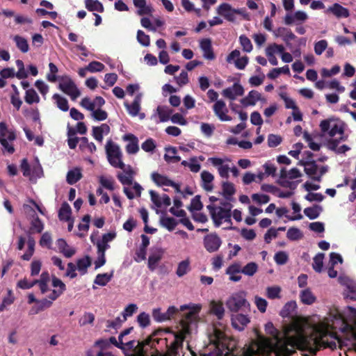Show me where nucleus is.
Here are the masks:
<instances>
[{
	"label": "nucleus",
	"mask_w": 356,
	"mask_h": 356,
	"mask_svg": "<svg viewBox=\"0 0 356 356\" xmlns=\"http://www.w3.org/2000/svg\"><path fill=\"white\" fill-rule=\"evenodd\" d=\"M267 334L274 337V342L258 335L245 345L236 356H289L298 349L304 356L314 355L318 350V339L314 337L312 326L302 318L296 317L279 332L271 322L265 325Z\"/></svg>",
	"instance_id": "1"
},
{
	"label": "nucleus",
	"mask_w": 356,
	"mask_h": 356,
	"mask_svg": "<svg viewBox=\"0 0 356 356\" xmlns=\"http://www.w3.org/2000/svg\"><path fill=\"white\" fill-rule=\"evenodd\" d=\"M348 323H352L356 327V309L352 307H346L343 312L338 310L331 312L327 318L312 326L314 336L318 339V348L325 347L334 349L339 346L343 347L341 339L333 331L334 330H344Z\"/></svg>",
	"instance_id": "2"
},
{
	"label": "nucleus",
	"mask_w": 356,
	"mask_h": 356,
	"mask_svg": "<svg viewBox=\"0 0 356 356\" xmlns=\"http://www.w3.org/2000/svg\"><path fill=\"white\" fill-rule=\"evenodd\" d=\"M200 305H183L179 309L175 306L168 307L165 312L168 320L171 319L179 311L189 309L186 316L180 321V328L177 332H172L174 340L168 346V353L170 356H177L179 350L182 348L183 341L188 337L196 333L199 321Z\"/></svg>",
	"instance_id": "3"
},
{
	"label": "nucleus",
	"mask_w": 356,
	"mask_h": 356,
	"mask_svg": "<svg viewBox=\"0 0 356 356\" xmlns=\"http://www.w3.org/2000/svg\"><path fill=\"white\" fill-rule=\"evenodd\" d=\"M320 128L323 136L329 137L327 141L328 149L337 154H343L350 149L346 145H339L346 140L343 124L341 121L333 119L324 120L320 123Z\"/></svg>",
	"instance_id": "4"
},
{
	"label": "nucleus",
	"mask_w": 356,
	"mask_h": 356,
	"mask_svg": "<svg viewBox=\"0 0 356 356\" xmlns=\"http://www.w3.org/2000/svg\"><path fill=\"white\" fill-rule=\"evenodd\" d=\"M132 330L133 327L125 329L119 335L118 340H117L115 337H112L109 339V341L112 344L120 349L127 350H134L136 353H138L143 350L145 346H149L153 347L156 343H159L160 339L156 338L157 333H154L143 341H136L134 339L129 340L128 341H124V337L129 335Z\"/></svg>",
	"instance_id": "5"
},
{
	"label": "nucleus",
	"mask_w": 356,
	"mask_h": 356,
	"mask_svg": "<svg viewBox=\"0 0 356 356\" xmlns=\"http://www.w3.org/2000/svg\"><path fill=\"white\" fill-rule=\"evenodd\" d=\"M232 204L226 201H221L219 205L211 204L207 206L211 217L216 227H220L223 222L228 225L227 228L232 229Z\"/></svg>",
	"instance_id": "6"
},
{
	"label": "nucleus",
	"mask_w": 356,
	"mask_h": 356,
	"mask_svg": "<svg viewBox=\"0 0 356 356\" xmlns=\"http://www.w3.org/2000/svg\"><path fill=\"white\" fill-rule=\"evenodd\" d=\"M15 139V131L13 129L9 128L4 122H0V143L4 152L10 154L14 153L13 143Z\"/></svg>",
	"instance_id": "7"
},
{
	"label": "nucleus",
	"mask_w": 356,
	"mask_h": 356,
	"mask_svg": "<svg viewBox=\"0 0 356 356\" xmlns=\"http://www.w3.org/2000/svg\"><path fill=\"white\" fill-rule=\"evenodd\" d=\"M105 149L108 161L113 167L116 168L122 165V154L120 147L116 143L111 140H108L106 142Z\"/></svg>",
	"instance_id": "8"
},
{
	"label": "nucleus",
	"mask_w": 356,
	"mask_h": 356,
	"mask_svg": "<svg viewBox=\"0 0 356 356\" xmlns=\"http://www.w3.org/2000/svg\"><path fill=\"white\" fill-rule=\"evenodd\" d=\"M21 169L23 175L29 177L31 181L35 180L43 176V170L38 159L31 165H29L27 160L24 159L22 161Z\"/></svg>",
	"instance_id": "9"
},
{
	"label": "nucleus",
	"mask_w": 356,
	"mask_h": 356,
	"mask_svg": "<svg viewBox=\"0 0 356 356\" xmlns=\"http://www.w3.org/2000/svg\"><path fill=\"white\" fill-rule=\"evenodd\" d=\"M225 305L227 309L233 312H237L243 307L250 306L245 298V293L243 291H238L232 293L227 299Z\"/></svg>",
	"instance_id": "10"
},
{
	"label": "nucleus",
	"mask_w": 356,
	"mask_h": 356,
	"mask_svg": "<svg viewBox=\"0 0 356 356\" xmlns=\"http://www.w3.org/2000/svg\"><path fill=\"white\" fill-rule=\"evenodd\" d=\"M209 340L217 350L214 353H209L208 356H221L226 346V337L224 332L217 327H213L212 333L209 334Z\"/></svg>",
	"instance_id": "11"
},
{
	"label": "nucleus",
	"mask_w": 356,
	"mask_h": 356,
	"mask_svg": "<svg viewBox=\"0 0 356 356\" xmlns=\"http://www.w3.org/2000/svg\"><path fill=\"white\" fill-rule=\"evenodd\" d=\"M207 163L216 168L220 177L228 179L232 165L231 159L229 157H209L207 159Z\"/></svg>",
	"instance_id": "12"
},
{
	"label": "nucleus",
	"mask_w": 356,
	"mask_h": 356,
	"mask_svg": "<svg viewBox=\"0 0 356 356\" xmlns=\"http://www.w3.org/2000/svg\"><path fill=\"white\" fill-rule=\"evenodd\" d=\"M217 13L222 16L226 20L229 22H234L236 19V15H239L243 16L244 18L248 17L245 9L238 8L235 9L227 3H221L217 8Z\"/></svg>",
	"instance_id": "13"
},
{
	"label": "nucleus",
	"mask_w": 356,
	"mask_h": 356,
	"mask_svg": "<svg viewBox=\"0 0 356 356\" xmlns=\"http://www.w3.org/2000/svg\"><path fill=\"white\" fill-rule=\"evenodd\" d=\"M299 165H303L305 173L312 179L320 181L321 177L327 172V167L319 168L314 161H300Z\"/></svg>",
	"instance_id": "14"
},
{
	"label": "nucleus",
	"mask_w": 356,
	"mask_h": 356,
	"mask_svg": "<svg viewBox=\"0 0 356 356\" xmlns=\"http://www.w3.org/2000/svg\"><path fill=\"white\" fill-rule=\"evenodd\" d=\"M58 88L70 96L72 100H76L81 95L79 89L69 76H63L60 79Z\"/></svg>",
	"instance_id": "15"
},
{
	"label": "nucleus",
	"mask_w": 356,
	"mask_h": 356,
	"mask_svg": "<svg viewBox=\"0 0 356 356\" xmlns=\"http://www.w3.org/2000/svg\"><path fill=\"white\" fill-rule=\"evenodd\" d=\"M26 243H27L28 248L26 252L22 255L21 258L24 261H29L35 252V241L33 237L30 234L28 235L27 239L25 237L20 236L18 237L17 249L19 250H22Z\"/></svg>",
	"instance_id": "16"
},
{
	"label": "nucleus",
	"mask_w": 356,
	"mask_h": 356,
	"mask_svg": "<svg viewBox=\"0 0 356 356\" xmlns=\"http://www.w3.org/2000/svg\"><path fill=\"white\" fill-rule=\"evenodd\" d=\"M149 195L151 197V201L154 204L153 208L156 209V213H159V208H166L171 204V200L169 197V196L166 194H163L162 195H160L155 191H150Z\"/></svg>",
	"instance_id": "17"
},
{
	"label": "nucleus",
	"mask_w": 356,
	"mask_h": 356,
	"mask_svg": "<svg viewBox=\"0 0 356 356\" xmlns=\"http://www.w3.org/2000/svg\"><path fill=\"white\" fill-rule=\"evenodd\" d=\"M339 282L346 287L344 295L346 298L356 300V282L346 275H340Z\"/></svg>",
	"instance_id": "18"
},
{
	"label": "nucleus",
	"mask_w": 356,
	"mask_h": 356,
	"mask_svg": "<svg viewBox=\"0 0 356 356\" xmlns=\"http://www.w3.org/2000/svg\"><path fill=\"white\" fill-rule=\"evenodd\" d=\"M172 110L168 106H158L154 111L151 118L156 123L167 122L170 120Z\"/></svg>",
	"instance_id": "19"
},
{
	"label": "nucleus",
	"mask_w": 356,
	"mask_h": 356,
	"mask_svg": "<svg viewBox=\"0 0 356 356\" xmlns=\"http://www.w3.org/2000/svg\"><path fill=\"white\" fill-rule=\"evenodd\" d=\"M122 170V172L118 173V178L120 181L124 185H132L134 175H136L135 171L133 170L131 165H126L124 163L120 167H116Z\"/></svg>",
	"instance_id": "20"
},
{
	"label": "nucleus",
	"mask_w": 356,
	"mask_h": 356,
	"mask_svg": "<svg viewBox=\"0 0 356 356\" xmlns=\"http://www.w3.org/2000/svg\"><path fill=\"white\" fill-rule=\"evenodd\" d=\"M105 104V100L102 97L97 96L92 99L89 97H84L81 99L80 105L91 113L102 108Z\"/></svg>",
	"instance_id": "21"
},
{
	"label": "nucleus",
	"mask_w": 356,
	"mask_h": 356,
	"mask_svg": "<svg viewBox=\"0 0 356 356\" xmlns=\"http://www.w3.org/2000/svg\"><path fill=\"white\" fill-rule=\"evenodd\" d=\"M221 243V239L216 234H208L204 238V248L209 252L217 251L220 247Z\"/></svg>",
	"instance_id": "22"
},
{
	"label": "nucleus",
	"mask_w": 356,
	"mask_h": 356,
	"mask_svg": "<svg viewBox=\"0 0 356 356\" xmlns=\"http://www.w3.org/2000/svg\"><path fill=\"white\" fill-rule=\"evenodd\" d=\"M244 93L243 87L239 83H234L232 86L224 89L222 95L231 100H234Z\"/></svg>",
	"instance_id": "23"
},
{
	"label": "nucleus",
	"mask_w": 356,
	"mask_h": 356,
	"mask_svg": "<svg viewBox=\"0 0 356 356\" xmlns=\"http://www.w3.org/2000/svg\"><path fill=\"white\" fill-rule=\"evenodd\" d=\"M266 102V99L261 96V94L257 90H251L248 95L241 100L244 106H254L257 102Z\"/></svg>",
	"instance_id": "24"
},
{
	"label": "nucleus",
	"mask_w": 356,
	"mask_h": 356,
	"mask_svg": "<svg viewBox=\"0 0 356 356\" xmlns=\"http://www.w3.org/2000/svg\"><path fill=\"white\" fill-rule=\"evenodd\" d=\"M142 97H143V94L138 93L136 95V97L131 104H129L127 102L124 103V106L127 108L128 113L131 116L136 117L138 115V114H139V111H140V108H141L140 105H141V102H142Z\"/></svg>",
	"instance_id": "25"
},
{
	"label": "nucleus",
	"mask_w": 356,
	"mask_h": 356,
	"mask_svg": "<svg viewBox=\"0 0 356 356\" xmlns=\"http://www.w3.org/2000/svg\"><path fill=\"white\" fill-rule=\"evenodd\" d=\"M250 322L248 315L237 314L232 316V325L238 331H242Z\"/></svg>",
	"instance_id": "26"
},
{
	"label": "nucleus",
	"mask_w": 356,
	"mask_h": 356,
	"mask_svg": "<svg viewBox=\"0 0 356 356\" xmlns=\"http://www.w3.org/2000/svg\"><path fill=\"white\" fill-rule=\"evenodd\" d=\"M123 140L127 141L126 151L129 154H135L139 150L138 140L132 134H127L123 136Z\"/></svg>",
	"instance_id": "27"
},
{
	"label": "nucleus",
	"mask_w": 356,
	"mask_h": 356,
	"mask_svg": "<svg viewBox=\"0 0 356 356\" xmlns=\"http://www.w3.org/2000/svg\"><path fill=\"white\" fill-rule=\"evenodd\" d=\"M213 111L221 121L232 120V118L227 115L228 110L222 100L216 101L213 105Z\"/></svg>",
	"instance_id": "28"
},
{
	"label": "nucleus",
	"mask_w": 356,
	"mask_h": 356,
	"mask_svg": "<svg viewBox=\"0 0 356 356\" xmlns=\"http://www.w3.org/2000/svg\"><path fill=\"white\" fill-rule=\"evenodd\" d=\"M200 47L203 52V56L207 60H213L215 55L213 51L211 40L209 38H204L200 41Z\"/></svg>",
	"instance_id": "29"
},
{
	"label": "nucleus",
	"mask_w": 356,
	"mask_h": 356,
	"mask_svg": "<svg viewBox=\"0 0 356 356\" xmlns=\"http://www.w3.org/2000/svg\"><path fill=\"white\" fill-rule=\"evenodd\" d=\"M53 289L48 297L51 300H56L65 290V284L58 278L54 277L52 279Z\"/></svg>",
	"instance_id": "30"
},
{
	"label": "nucleus",
	"mask_w": 356,
	"mask_h": 356,
	"mask_svg": "<svg viewBox=\"0 0 356 356\" xmlns=\"http://www.w3.org/2000/svg\"><path fill=\"white\" fill-rule=\"evenodd\" d=\"M163 251L161 248H156L152 251L148 258V268L150 270H154L157 266L159 262L161 261L163 257Z\"/></svg>",
	"instance_id": "31"
},
{
	"label": "nucleus",
	"mask_w": 356,
	"mask_h": 356,
	"mask_svg": "<svg viewBox=\"0 0 356 356\" xmlns=\"http://www.w3.org/2000/svg\"><path fill=\"white\" fill-rule=\"evenodd\" d=\"M132 184L133 186L125 185L123 188L124 193L130 200L140 197L143 190L142 186L138 183L134 182Z\"/></svg>",
	"instance_id": "32"
},
{
	"label": "nucleus",
	"mask_w": 356,
	"mask_h": 356,
	"mask_svg": "<svg viewBox=\"0 0 356 356\" xmlns=\"http://www.w3.org/2000/svg\"><path fill=\"white\" fill-rule=\"evenodd\" d=\"M241 266L238 263H234L230 265L226 270V274L229 275V278L232 282H239L241 280Z\"/></svg>",
	"instance_id": "33"
},
{
	"label": "nucleus",
	"mask_w": 356,
	"mask_h": 356,
	"mask_svg": "<svg viewBox=\"0 0 356 356\" xmlns=\"http://www.w3.org/2000/svg\"><path fill=\"white\" fill-rule=\"evenodd\" d=\"M133 3L138 9L137 13L139 15H150L153 12L152 7L147 4L146 0H133Z\"/></svg>",
	"instance_id": "34"
},
{
	"label": "nucleus",
	"mask_w": 356,
	"mask_h": 356,
	"mask_svg": "<svg viewBox=\"0 0 356 356\" xmlns=\"http://www.w3.org/2000/svg\"><path fill=\"white\" fill-rule=\"evenodd\" d=\"M327 11L332 13L337 18H346L350 15L348 10L337 3L329 7Z\"/></svg>",
	"instance_id": "35"
},
{
	"label": "nucleus",
	"mask_w": 356,
	"mask_h": 356,
	"mask_svg": "<svg viewBox=\"0 0 356 356\" xmlns=\"http://www.w3.org/2000/svg\"><path fill=\"white\" fill-rule=\"evenodd\" d=\"M214 176L207 170H203L201 172L202 186L207 191H211L213 188V181Z\"/></svg>",
	"instance_id": "36"
},
{
	"label": "nucleus",
	"mask_w": 356,
	"mask_h": 356,
	"mask_svg": "<svg viewBox=\"0 0 356 356\" xmlns=\"http://www.w3.org/2000/svg\"><path fill=\"white\" fill-rule=\"evenodd\" d=\"M50 282V275L47 271H43L38 280H35V284H38L42 294L49 291L48 284Z\"/></svg>",
	"instance_id": "37"
},
{
	"label": "nucleus",
	"mask_w": 356,
	"mask_h": 356,
	"mask_svg": "<svg viewBox=\"0 0 356 356\" xmlns=\"http://www.w3.org/2000/svg\"><path fill=\"white\" fill-rule=\"evenodd\" d=\"M299 297L302 303L307 305H311L316 301V296L309 288L302 290L300 292Z\"/></svg>",
	"instance_id": "38"
},
{
	"label": "nucleus",
	"mask_w": 356,
	"mask_h": 356,
	"mask_svg": "<svg viewBox=\"0 0 356 356\" xmlns=\"http://www.w3.org/2000/svg\"><path fill=\"white\" fill-rule=\"evenodd\" d=\"M57 245L59 251L67 258L72 257L76 252L75 249L70 246L63 238H59L57 241Z\"/></svg>",
	"instance_id": "39"
},
{
	"label": "nucleus",
	"mask_w": 356,
	"mask_h": 356,
	"mask_svg": "<svg viewBox=\"0 0 356 356\" xmlns=\"http://www.w3.org/2000/svg\"><path fill=\"white\" fill-rule=\"evenodd\" d=\"M273 34L276 38H282L284 41L288 42L295 39L296 35L289 29L285 27H279L273 31Z\"/></svg>",
	"instance_id": "40"
},
{
	"label": "nucleus",
	"mask_w": 356,
	"mask_h": 356,
	"mask_svg": "<svg viewBox=\"0 0 356 356\" xmlns=\"http://www.w3.org/2000/svg\"><path fill=\"white\" fill-rule=\"evenodd\" d=\"M296 302L295 301H289L284 305L280 311V314L283 318L292 317L296 314Z\"/></svg>",
	"instance_id": "41"
},
{
	"label": "nucleus",
	"mask_w": 356,
	"mask_h": 356,
	"mask_svg": "<svg viewBox=\"0 0 356 356\" xmlns=\"http://www.w3.org/2000/svg\"><path fill=\"white\" fill-rule=\"evenodd\" d=\"M82 178V172L80 168H74L70 170L66 176L67 182L70 184H74Z\"/></svg>",
	"instance_id": "42"
},
{
	"label": "nucleus",
	"mask_w": 356,
	"mask_h": 356,
	"mask_svg": "<svg viewBox=\"0 0 356 356\" xmlns=\"http://www.w3.org/2000/svg\"><path fill=\"white\" fill-rule=\"evenodd\" d=\"M210 312L221 319L225 314V309L222 302L220 301L213 300L209 305Z\"/></svg>",
	"instance_id": "43"
},
{
	"label": "nucleus",
	"mask_w": 356,
	"mask_h": 356,
	"mask_svg": "<svg viewBox=\"0 0 356 356\" xmlns=\"http://www.w3.org/2000/svg\"><path fill=\"white\" fill-rule=\"evenodd\" d=\"M52 100L58 108L63 112L69 110V104L67 99L62 95L56 93L52 96Z\"/></svg>",
	"instance_id": "44"
},
{
	"label": "nucleus",
	"mask_w": 356,
	"mask_h": 356,
	"mask_svg": "<svg viewBox=\"0 0 356 356\" xmlns=\"http://www.w3.org/2000/svg\"><path fill=\"white\" fill-rule=\"evenodd\" d=\"M153 181L159 186H170V185H174V181L170 180L168 177L165 175H161L157 172H153L151 175Z\"/></svg>",
	"instance_id": "45"
},
{
	"label": "nucleus",
	"mask_w": 356,
	"mask_h": 356,
	"mask_svg": "<svg viewBox=\"0 0 356 356\" xmlns=\"http://www.w3.org/2000/svg\"><path fill=\"white\" fill-rule=\"evenodd\" d=\"M12 39L15 42L17 49L22 53H27L29 51V45L25 38L15 35L12 37Z\"/></svg>",
	"instance_id": "46"
},
{
	"label": "nucleus",
	"mask_w": 356,
	"mask_h": 356,
	"mask_svg": "<svg viewBox=\"0 0 356 356\" xmlns=\"http://www.w3.org/2000/svg\"><path fill=\"white\" fill-rule=\"evenodd\" d=\"M160 223L168 231H172L177 224L175 218L167 216L165 213H161L160 217Z\"/></svg>",
	"instance_id": "47"
},
{
	"label": "nucleus",
	"mask_w": 356,
	"mask_h": 356,
	"mask_svg": "<svg viewBox=\"0 0 356 356\" xmlns=\"http://www.w3.org/2000/svg\"><path fill=\"white\" fill-rule=\"evenodd\" d=\"M222 194L228 201L232 200V196L236 192L234 185L229 181H225L222 185Z\"/></svg>",
	"instance_id": "48"
},
{
	"label": "nucleus",
	"mask_w": 356,
	"mask_h": 356,
	"mask_svg": "<svg viewBox=\"0 0 356 356\" xmlns=\"http://www.w3.org/2000/svg\"><path fill=\"white\" fill-rule=\"evenodd\" d=\"M113 277V270L109 273L98 274L94 280V284L101 286H104L111 280Z\"/></svg>",
	"instance_id": "49"
},
{
	"label": "nucleus",
	"mask_w": 356,
	"mask_h": 356,
	"mask_svg": "<svg viewBox=\"0 0 356 356\" xmlns=\"http://www.w3.org/2000/svg\"><path fill=\"white\" fill-rule=\"evenodd\" d=\"M91 265V260L88 256H85L77 260L76 268L81 275H84L87 272V269Z\"/></svg>",
	"instance_id": "50"
},
{
	"label": "nucleus",
	"mask_w": 356,
	"mask_h": 356,
	"mask_svg": "<svg viewBox=\"0 0 356 356\" xmlns=\"http://www.w3.org/2000/svg\"><path fill=\"white\" fill-rule=\"evenodd\" d=\"M72 209L70 206L65 202L62 204L61 207L58 212V217L60 220H70L71 218Z\"/></svg>",
	"instance_id": "51"
},
{
	"label": "nucleus",
	"mask_w": 356,
	"mask_h": 356,
	"mask_svg": "<svg viewBox=\"0 0 356 356\" xmlns=\"http://www.w3.org/2000/svg\"><path fill=\"white\" fill-rule=\"evenodd\" d=\"M24 99L27 104H32L39 103L40 99L34 89L29 88L26 90Z\"/></svg>",
	"instance_id": "52"
},
{
	"label": "nucleus",
	"mask_w": 356,
	"mask_h": 356,
	"mask_svg": "<svg viewBox=\"0 0 356 356\" xmlns=\"http://www.w3.org/2000/svg\"><path fill=\"white\" fill-rule=\"evenodd\" d=\"M301 175L302 174L300 170L296 168H293L289 171H286L285 169H282L280 172V177L282 178L289 179H295L300 177Z\"/></svg>",
	"instance_id": "53"
},
{
	"label": "nucleus",
	"mask_w": 356,
	"mask_h": 356,
	"mask_svg": "<svg viewBox=\"0 0 356 356\" xmlns=\"http://www.w3.org/2000/svg\"><path fill=\"white\" fill-rule=\"evenodd\" d=\"M85 4L86 8L90 11H97L99 13L104 11L103 5L98 0H86Z\"/></svg>",
	"instance_id": "54"
},
{
	"label": "nucleus",
	"mask_w": 356,
	"mask_h": 356,
	"mask_svg": "<svg viewBox=\"0 0 356 356\" xmlns=\"http://www.w3.org/2000/svg\"><path fill=\"white\" fill-rule=\"evenodd\" d=\"M281 74L290 75V70L288 65L282 67L274 68L268 74V77L271 79H276Z\"/></svg>",
	"instance_id": "55"
},
{
	"label": "nucleus",
	"mask_w": 356,
	"mask_h": 356,
	"mask_svg": "<svg viewBox=\"0 0 356 356\" xmlns=\"http://www.w3.org/2000/svg\"><path fill=\"white\" fill-rule=\"evenodd\" d=\"M190 270V261L188 259L181 261L179 263L176 274L181 277L185 275Z\"/></svg>",
	"instance_id": "56"
},
{
	"label": "nucleus",
	"mask_w": 356,
	"mask_h": 356,
	"mask_svg": "<svg viewBox=\"0 0 356 356\" xmlns=\"http://www.w3.org/2000/svg\"><path fill=\"white\" fill-rule=\"evenodd\" d=\"M324 256L323 253H318L313 259L312 267L317 273L322 271Z\"/></svg>",
	"instance_id": "57"
},
{
	"label": "nucleus",
	"mask_w": 356,
	"mask_h": 356,
	"mask_svg": "<svg viewBox=\"0 0 356 356\" xmlns=\"http://www.w3.org/2000/svg\"><path fill=\"white\" fill-rule=\"evenodd\" d=\"M286 237L290 241H298L303 237V234L300 229L297 227H291L287 231Z\"/></svg>",
	"instance_id": "58"
},
{
	"label": "nucleus",
	"mask_w": 356,
	"mask_h": 356,
	"mask_svg": "<svg viewBox=\"0 0 356 356\" xmlns=\"http://www.w3.org/2000/svg\"><path fill=\"white\" fill-rule=\"evenodd\" d=\"M282 289L279 286H272L266 288V295L269 299L280 298Z\"/></svg>",
	"instance_id": "59"
},
{
	"label": "nucleus",
	"mask_w": 356,
	"mask_h": 356,
	"mask_svg": "<svg viewBox=\"0 0 356 356\" xmlns=\"http://www.w3.org/2000/svg\"><path fill=\"white\" fill-rule=\"evenodd\" d=\"M258 270V265L255 262H250L243 268L241 267V273L248 276H253Z\"/></svg>",
	"instance_id": "60"
},
{
	"label": "nucleus",
	"mask_w": 356,
	"mask_h": 356,
	"mask_svg": "<svg viewBox=\"0 0 356 356\" xmlns=\"http://www.w3.org/2000/svg\"><path fill=\"white\" fill-rule=\"evenodd\" d=\"M90 220V217L88 215L85 216L82 218V221L79 223L78 228L80 233L78 234V236L82 237L89 229V223Z\"/></svg>",
	"instance_id": "61"
},
{
	"label": "nucleus",
	"mask_w": 356,
	"mask_h": 356,
	"mask_svg": "<svg viewBox=\"0 0 356 356\" xmlns=\"http://www.w3.org/2000/svg\"><path fill=\"white\" fill-rule=\"evenodd\" d=\"M99 181L102 186L109 190H114V181L111 177L102 175L99 177Z\"/></svg>",
	"instance_id": "62"
},
{
	"label": "nucleus",
	"mask_w": 356,
	"mask_h": 356,
	"mask_svg": "<svg viewBox=\"0 0 356 356\" xmlns=\"http://www.w3.org/2000/svg\"><path fill=\"white\" fill-rule=\"evenodd\" d=\"M328 43L325 40H321L314 43V52L316 55L320 56L327 49Z\"/></svg>",
	"instance_id": "63"
},
{
	"label": "nucleus",
	"mask_w": 356,
	"mask_h": 356,
	"mask_svg": "<svg viewBox=\"0 0 356 356\" xmlns=\"http://www.w3.org/2000/svg\"><path fill=\"white\" fill-rule=\"evenodd\" d=\"M104 67V65L99 61H92L87 65L88 72L91 73L102 72Z\"/></svg>",
	"instance_id": "64"
}]
</instances>
